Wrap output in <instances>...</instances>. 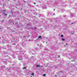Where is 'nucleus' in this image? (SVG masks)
<instances>
[{"instance_id":"nucleus-1","label":"nucleus","mask_w":77,"mask_h":77,"mask_svg":"<svg viewBox=\"0 0 77 77\" xmlns=\"http://www.w3.org/2000/svg\"><path fill=\"white\" fill-rule=\"evenodd\" d=\"M40 66H41V67H42V66H40L38 65H37L36 66V68H38V67H40Z\"/></svg>"},{"instance_id":"nucleus-2","label":"nucleus","mask_w":77,"mask_h":77,"mask_svg":"<svg viewBox=\"0 0 77 77\" xmlns=\"http://www.w3.org/2000/svg\"><path fill=\"white\" fill-rule=\"evenodd\" d=\"M61 39L63 41H65V39H63L62 38H61Z\"/></svg>"},{"instance_id":"nucleus-3","label":"nucleus","mask_w":77,"mask_h":77,"mask_svg":"<svg viewBox=\"0 0 77 77\" xmlns=\"http://www.w3.org/2000/svg\"><path fill=\"white\" fill-rule=\"evenodd\" d=\"M41 38V36L40 35L39 36L38 38Z\"/></svg>"},{"instance_id":"nucleus-4","label":"nucleus","mask_w":77,"mask_h":77,"mask_svg":"<svg viewBox=\"0 0 77 77\" xmlns=\"http://www.w3.org/2000/svg\"><path fill=\"white\" fill-rule=\"evenodd\" d=\"M34 73H31V75H34Z\"/></svg>"},{"instance_id":"nucleus-5","label":"nucleus","mask_w":77,"mask_h":77,"mask_svg":"<svg viewBox=\"0 0 77 77\" xmlns=\"http://www.w3.org/2000/svg\"><path fill=\"white\" fill-rule=\"evenodd\" d=\"M4 15H5L6 16H7V14H4Z\"/></svg>"},{"instance_id":"nucleus-6","label":"nucleus","mask_w":77,"mask_h":77,"mask_svg":"<svg viewBox=\"0 0 77 77\" xmlns=\"http://www.w3.org/2000/svg\"><path fill=\"white\" fill-rule=\"evenodd\" d=\"M43 76H46V75L45 74H44L43 75Z\"/></svg>"},{"instance_id":"nucleus-7","label":"nucleus","mask_w":77,"mask_h":77,"mask_svg":"<svg viewBox=\"0 0 77 77\" xmlns=\"http://www.w3.org/2000/svg\"><path fill=\"white\" fill-rule=\"evenodd\" d=\"M23 69H26V67H23Z\"/></svg>"},{"instance_id":"nucleus-8","label":"nucleus","mask_w":77,"mask_h":77,"mask_svg":"<svg viewBox=\"0 0 77 77\" xmlns=\"http://www.w3.org/2000/svg\"><path fill=\"white\" fill-rule=\"evenodd\" d=\"M21 59H22V58H21V59L19 58V60H21Z\"/></svg>"},{"instance_id":"nucleus-9","label":"nucleus","mask_w":77,"mask_h":77,"mask_svg":"<svg viewBox=\"0 0 77 77\" xmlns=\"http://www.w3.org/2000/svg\"><path fill=\"white\" fill-rule=\"evenodd\" d=\"M12 12V11H11L10 12V14H11Z\"/></svg>"},{"instance_id":"nucleus-10","label":"nucleus","mask_w":77,"mask_h":77,"mask_svg":"<svg viewBox=\"0 0 77 77\" xmlns=\"http://www.w3.org/2000/svg\"><path fill=\"white\" fill-rule=\"evenodd\" d=\"M58 58H59V57H60V56L59 55H58Z\"/></svg>"},{"instance_id":"nucleus-11","label":"nucleus","mask_w":77,"mask_h":77,"mask_svg":"<svg viewBox=\"0 0 77 77\" xmlns=\"http://www.w3.org/2000/svg\"><path fill=\"white\" fill-rule=\"evenodd\" d=\"M61 37H63V35H61Z\"/></svg>"},{"instance_id":"nucleus-12","label":"nucleus","mask_w":77,"mask_h":77,"mask_svg":"<svg viewBox=\"0 0 77 77\" xmlns=\"http://www.w3.org/2000/svg\"><path fill=\"white\" fill-rule=\"evenodd\" d=\"M23 38H26L27 37H26L24 36H23Z\"/></svg>"},{"instance_id":"nucleus-13","label":"nucleus","mask_w":77,"mask_h":77,"mask_svg":"<svg viewBox=\"0 0 77 77\" xmlns=\"http://www.w3.org/2000/svg\"><path fill=\"white\" fill-rule=\"evenodd\" d=\"M66 45H68V44L67 43H66Z\"/></svg>"},{"instance_id":"nucleus-14","label":"nucleus","mask_w":77,"mask_h":77,"mask_svg":"<svg viewBox=\"0 0 77 77\" xmlns=\"http://www.w3.org/2000/svg\"><path fill=\"white\" fill-rule=\"evenodd\" d=\"M62 72V71H61L59 72Z\"/></svg>"},{"instance_id":"nucleus-15","label":"nucleus","mask_w":77,"mask_h":77,"mask_svg":"<svg viewBox=\"0 0 77 77\" xmlns=\"http://www.w3.org/2000/svg\"><path fill=\"white\" fill-rule=\"evenodd\" d=\"M54 11H55V9H54Z\"/></svg>"},{"instance_id":"nucleus-16","label":"nucleus","mask_w":77,"mask_h":77,"mask_svg":"<svg viewBox=\"0 0 77 77\" xmlns=\"http://www.w3.org/2000/svg\"><path fill=\"white\" fill-rule=\"evenodd\" d=\"M55 15V14H54V13L53 14V15Z\"/></svg>"},{"instance_id":"nucleus-17","label":"nucleus","mask_w":77,"mask_h":77,"mask_svg":"<svg viewBox=\"0 0 77 77\" xmlns=\"http://www.w3.org/2000/svg\"><path fill=\"white\" fill-rule=\"evenodd\" d=\"M35 4H36V3H34V5H35Z\"/></svg>"},{"instance_id":"nucleus-18","label":"nucleus","mask_w":77,"mask_h":77,"mask_svg":"<svg viewBox=\"0 0 77 77\" xmlns=\"http://www.w3.org/2000/svg\"><path fill=\"white\" fill-rule=\"evenodd\" d=\"M3 11H4V12H5V10H3Z\"/></svg>"},{"instance_id":"nucleus-19","label":"nucleus","mask_w":77,"mask_h":77,"mask_svg":"<svg viewBox=\"0 0 77 77\" xmlns=\"http://www.w3.org/2000/svg\"><path fill=\"white\" fill-rule=\"evenodd\" d=\"M35 29H37V28H36V27H35Z\"/></svg>"},{"instance_id":"nucleus-20","label":"nucleus","mask_w":77,"mask_h":77,"mask_svg":"<svg viewBox=\"0 0 77 77\" xmlns=\"http://www.w3.org/2000/svg\"><path fill=\"white\" fill-rule=\"evenodd\" d=\"M55 76H56V77H57V75H55Z\"/></svg>"},{"instance_id":"nucleus-21","label":"nucleus","mask_w":77,"mask_h":77,"mask_svg":"<svg viewBox=\"0 0 77 77\" xmlns=\"http://www.w3.org/2000/svg\"><path fill=\"white\" fill-rule=\"evenodd\" d=\"M3 6H5V5H3Z\"/></svg>"},{"instance_id":"nucleus-22","label":"nucleus","mask_w":77,"mask_h":77,"mask_svg":"<svg viewBox=\"0 0 77 77\" xmlns=\"http://www.w3.org/2000/svg\"><path fill=\"white\" fill-rule=\"evenodd\" d=\"M2 38H3V37H2Z\"/></svg>"},{"instance_id":"nucleus-23","label":"nucleus","mask_w":77,"mask_h":77,"mask_svg":"<svg viewBox=\"0 0 77 77\" xmlns=\"http://www.w3.org/2000/svg\"><path fill=\"white\" fill-rule=\"evenodd\" d=\"M29 41H30V39H29Z\"/></svg>"},{"instance_id":"nucleus-24","label":"nucleus","mask_w":77,"mask_h":77,"mask_svg":"<svg viewBox=\"0 0 77 77\" xmlns=\"http://www.w3.org/2000/svg\"><path fill=\"white\" fill-rule=\"evenodd\" d=\"M13 32H15V31H13Z\"/></svg>"},{"instance_id":"nucleus-25","label":"nucleus","mask_w":77,"mask_h":77,"mask_svg":"<svg viewBox=\"0 0 77 77\" xmlns=\"http://www.w3.org/2000/svg\"><path fill=\"white\" fill-rule=\"evenodd\" d=\"M72 24H73V23H72Z\"/></svg>"},{"instance_id":"nucleus-26","label":"nucleus","mask_w":77,"mask_h":77,"mask_svg":"<svg viewBox=\"0 0 77 77\" xmlns=\"http://www.w3.org/2000/svg\"><path fill=\"white\" fill-rule=\"evenodd\" d=\"M46 44H47V42H46Z\"/></svg>"},{"instance_id":"nucleus-27","label":"nucleus","mask_w":77,"mask_h":77,"mask_svg":"<svg viewBox=\"0 0 77 77\" xmlns=\"http://www.w3.org/2000/svg\"><path fill=\"white\" fill-rule=\"evenodd\" d=\"M76 45H77V44H76Z\"/></svg>"},{"instance_id":"nucleus-28","label":"nucleus","mask_w":77,"mask_h":77,"mask_svg":"<svg viewBox=\"0 0 77 77\" xmlns=\"http://www.w3.org/2000/svg\"><path fill=\"white\" fill-rule=\"evenodd\" d=\"M43 42V43H44V42Z\"/></svg>"},{"instance_id":"nucleus-29","label":"nucleus","mask_w":77,"mask_h":77,"mask_svg":"<svg viewBox=\"0 0 77 77\" xmlns=\"http://www.w3.org/2000/svg\"><path fill=\"white\" fill-rule=\"evenodd\" d=\"M24 2H26V1H24Z\"/></svg>"},{"instance_id":"nucleus-30","label":"nucleus","mask_w":77,"mask_h":77,"mask_svg":"<svg viewBox=\"0 0 77 77\" xmlns=\"http://www.w3.org/2000/svg\"><path fill=\"white\" fill-rule=\"evenodd\" d=\"M31 77H32V76H31Z\"/></svg>"},{"instance_id":"nucleus-31","label":"nucleus","mask_w":77,"mask_h":77,"mask_svg":"<svg viewBox=\"0 0 77 77\" xmlns=\"http://www.w3.org/2000/svg\"><path fill=\"white\" fill-rule=\"evenodd\" d=\"M64 46H65V45Z\"/></svg>"},{"instance_id":"nucleus-32","label":"nucleus","mask_w":77,"mask_h":77,"mask_svg":"<svg viewBox=\"0 0 77 77\" xmlns=\"http://www.w3.org/2000/svg\"><path fill=\"white\" fill-rule=\"evenodd\" d=\"M0 16H1V15H0Z\"/></svg>"}]
</instances>
